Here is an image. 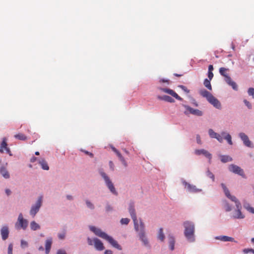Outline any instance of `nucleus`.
Listing matches in <instances>:
<instances>
[{
	"mask_svg": "<svg viewBox=\"0 0 254 254\" xmlns=\"http://www.w3.org/2000/svg\"><path fill=\"white\" fill-rule=\"evenodd\" d=\"M244 103L248 109H251L252 108V105L251 103L246 99L244 100Z\"/></svg>",
	"mask_w": 254,
	"mask_h": 254,
	"instance_id": "46",
	"label": "nucleus"
},
{
	"mask_svg": "<svg viewBox=\"0 0 254 254\" xmlns=\"http://www.w3.org/2000/svg\"><path fill=\"white\" fill-rule=\"evenodd\" d=\"M168 238L169 249H170V250L173 251L175 249V237L173 235L169 234L168 236Z\"/></svg>",
	"mask_w": 254,
	"mask_h": 254,
	"instance_id": "26",
	"label": "nucleus"
},
{
	"mask_svg": "<svg viewBox=\"0 0 254 254\" xmlns=\"http://www.w3.org/2000/svg\"><path fill=\"white\" fill-rule=\"evenodd\" d=\"M128 210L133 221H135L136 219L137 218V217L136 215L134 203L133 202L129 203Z\"/></svg>",
	"mask_w": 254,
	"mask_h": 254,
	"instance_id": "17",
	"label": "nucleus"
},
{
	"mask_svg": "<svg viewBox=\"0 0 254 254\" xmlns=\"http://www.w3.org/2000/svg\"><path fill=\"white\" fill-rule=\"evenodd\" d=\"M243 252L245 254H248L249 253L254 254V249L251 248L244 249L243 250Z\"/></svg>",
	"mask_w": 254,
	"mask_h": 254,
	"instance_id": "39",
	"label": "nucleus"
},
{
	"mask_svg": "<svg viewBox=\"0 0 254 254\" xmlns=\"http://www.w3.org/2000/svg\"><path fill=\"white\" fill-rule=\"evenodd\" d=\"M112 251L111 250H106L104 252V254H112Z\"/></svg>",
	"mask_w": 254,
	"mask_h": 254,
	"instance_id": "61",
	"label": "nucleus"
},
{
	"mask_svg": "<svg viewBox=\"0 0 254 254\" xmlns=\"http://www.w3.org/2000/svg\"><path fill=\"white\" fill-rule=\"evenodd\" d=\"M89 229L97 236L106 240L113 247L119 250H121L122 249V247L118 244L117 241L114 240L112 237L102 231L100 228L94 226H89Z\"/></svg>",
	"mask_w": 254,
	"mask_h": 254,
	"instance_id": "2",
	"label": "nucleus"
},
{
	"mask_svg": "<svg viewBox=\"0 0 254 254\" xmlns=\"http://www.w3.org/2000/svg\"><path fill=\"white\" fill-rule=\"evenodd\" d=\"M199 94L205 98L207 101L211 104L214 107L217 109H221V104L220 102L212 94L205 89H200L199 91Z\"/></svg>",
	"mask_w": 254,
	"mask_h": 254,
	"instance_id": "4",
	"label": "nucleus"
},
{
	"mask_svg": "<svg viewBox=\"0 0 254 254\" xmlns=\"http://www.w3.org/2000/svg\"><path fill=\"white\" fill-rule=\"evenodd\" d=\"M5 193L6 194L7 196H9L11 195L12 192L11 190L9 189H5Z\"/></svg>",
	"mask_w": 254,
	"mask_h": 254,
	"instance_id": "53",
	"label": "nucleus"
},
{
	"mask_svg": "<svg viewBox=\"0 0 254 254\" xmlns=\"http://www.w3.org/2000/svg\"><path fill=\"white\" fill-rule=\"evenodd\" d=\"M113 207L112 206L109 204H107L106 206H105V210L107 212H110V211H112L113 210Z\"/></svg>",
	"mask_w": 254,
	"mask_h": 254,
	"instance_id": "48",
	"label": "nucleus"
},
{
	"mask_svg": "<svg viewBox=\"0 0 254 254\" xmlns=\"http://www.w3.org/2000/svg\"><path fill=\"white\" fill-rule=\"evenodd\" d=\"M0 232L2 240L3 241L6 240L8 238L9 234L8 226L6 225L2 226Z\"/></svg>",
	"mask_w": 254,
	"mask_h": 254,
	"instance_id": "14",
	"label": "nucleus"
},
{
	"mask_svg": "<svg viewBox=\"0 0 254 254\" xmlns=\"http://www.w3.org/2000/svg\"><path fill=\"white\" fill-rule=\"evenodd\" d=\"M87 243L89 246L94 245V238L92 239L90 238H88L87 239Z\"/></svg>",
	"mask_w": 254,
	"mask_h": 254,
	"instance_id": "45",
	"label": "nucleus"
},
{
	"mask_svg": "<svg viewBox=\"0 0 254 254\" xmlns=\"http://www.w3.org/2000/svg\"><path fill=\"white\" fill-rule=\"evenodd\" d=\"M210 80L205 78L203 81L204 86L209 90H212V86L210 83Z\"/></svg>",
	"mask_w": 254,
	"mask_h": 254,
	"instance_id": "35",
	"label": "nucleus"
},
{
	"mask_svg": "<svg viewBox=\"0 0 254 254\" xmlns=\"http://www.w3.org/2000/svg\"><path fill=\"white\" fill-rule=\"evenodd\" d=\"M133 222L134 228L136 232L139 233H142L145 232V226L141 218L136 219Z\"/></svg>",
	"mask_w": 254,
	"mask_h": 254,
	"instance_id": "8",
	"label": "nucleus"
},
{
	"mask_svg": "<svg viewBox=\"0 0 254 254\" xmlns=\"http://www.w3.org/2000/svg\"><path fill=\"white\" fill-rule=\"evenodd\" d=\"M220 185L225 196L235 204L236 208L233 212L232 217L234 219H244L245 217V216L241 211L242 205L240 201L235 196L231 194L229 189L225 184L221 183Z\"/></svg>",
	"mask_w": 254,
	"mask_h": 254,
	"instance_id": "1",
	"label": "nucleus"
},
{
	"mask_svg": "<svg viewBox=\"0 0 254 254\" xmlns=\"http://www.w3.org/2000/svg\"><path fill=\"white\" fill-rule=\"evenodd\" d=\"M160 81L162 82H168V80L167 79H162L160 80Z\"/></svg>",
	"mask_w": 254,
	"mask_h": 254,
	"instance_id": "64",
	"label": "nucleus"
},
{
	"mask_svg": "<svg viewBox=\"0 0 254 254\" xmlns=\"http://www.w3.org/2000/svg\"><path fill=\"white\" fill-rule=\"evenodd\" d=\"M248 94L250 96H252L254 99V88H249L248 90Z\"/></svg>",
	"mask_w": 254,
	"mask_h": 254,
	"instance_id": "42",
	"label": "nucleus"
},
{
	"mask_svg": "<svg viewBox=\"0 0 254 254\" xmlns=\"http://www.w3.org/2000/svg\"><path fill=\"white\" fill-rule=\"evenodd\" d=\"M182 106L186 109V110L184 111V114L186 115H188L189 114H191L199 117L203 115V112L198 109H193L190 106L185 104H182Z\"/></svg>",
	"mask_w": 254,
	"mask_h": 254,
	"instance_id": "9",
	"label": "nucleus"
},
{
	"mask_svg": "<svg viewBox=\"0 0 254 254\" xmlns=\"http://www.w3.org/2000/svg\"><path fill=\"white\" fill-rule=\"evenodd\" d=\"M157 98L159 100H163L169 103H174L175 102V100L174 99L168 95H158Z\"/></svg>",
	"mask_w": 254,
	"mask_h": 254,
	"instance_id": "27",
	"label": "nucleus"
},
{
	"mask_svg": "<svg viewBox=\"0 0 254 254\" xmlns=\"http://www.w3.org/2000/svg\"><path fill=\"white\" fill-rule=\"evenodd\" d=\"M82 152H83L84 153H85L86 155H89L90 157L91 158H93V156H94V155L92 153H91L88 151H86V150H83V149H81L80 150Z\"/></svg>",
	"mask_w": 254,
	"mask_h": 254,
	"instance_id": "49",
	"label": "nucleus"
},
{
	"mask_svg": "<svg viewBox=\"0 0 254 254\" xmlns=\"http://www.w3.org/2000/svg\"><path fill=\"white\" fill-rule=\"evenodd\" d=\"M158 239L160 240L161 242H163L165 239V235L163 233V228H160L158 231V236H157Z\"/></svg>",
	"mask_w": 254,
	"mask_h": 254,
	"instance_id": "33",
	"label": "nucleus"
},
{
	"mask_svg": "<svg viewBox=\"0 0 254 254\" xmlns=\"http://www.w3.org/2000/svg\"><path fill=\"white\" fill-rule=\"evenodd\" d=\"M208 133L210 138L216 139L220 143L223 142V138L221 135L215 132L212 129H209L208 130Z\"/></svg>",
	"mask_w": 254,
	"mask_h": 254,
	"instance_id": "13",
	"label": "nucleus"
},
{
	"mask_svg": "<svg viewBox=\"0 0 254 254\" xmlns=\"http://www.w3.org/2000/svg\"><path fill=\"white\" fill-rule=\"evenodd\" d=\"M30 229L32 231H36L41 229V226L35 221H32L30 224Z\"/></svg>",
	"mask_w": 254,
	"mask_h": 254,
	"instance_id": "29",
	"label": "nucleus"
},
{
	"mask_svg": "<svg viewBox=\"0 0 254 254\" xmlns=\"http://www.w3.org/2000/svg\"><path fill=\"white\" fill-rule=\"evenodd\" d=\"M43 201V196L42 195L39 196L35 202L32 204L30 210H29V215L32 217L34 218L35 217L36 214L40 211Z\"/></svg>",
	"mask_w": 254,
	"mask_h": 254,
	"instance_id": "6",
	"label": "nucleus"
},
{
	"mask_svg": "<svg viewBox=\"0 0 254 254\" xmlns=\"http://www.w3.org/2000/svg\"><path fill=\"white\" fill-rule=\"evenodd\" d=\"M228 170L231 172L235 174H238L243 178H246V176L243 169L236 165L233 164H230L228 167Z\"/></svg>",
	"mask_w": 254,
	"mask_h": 254,
	"instance_id": "10",
	"label": "nucleus"
},
{
	"mask_svg": "<svg viewBox=\"0 0 254 254\" xmlns=\"http://www.w3.org/2000/svg\"><path fill=\"white\" fill-rule=\"evenodd\" d=\"M58 237L60 240H64L65 238V232L59 233L58 234Z\"/></svg>",
	"mask_w": 254,
	"mask_h": 254,
	"instance_id": "43",
	"label": "nucleus"
},
{
	"mask_svg": "<svg viewBox=\"0 0 254 254\" xmlns=\"http://www.w3.org/2000/svg\"><path fill=\"white\" fill-rule=\"evenodd\" d=\"M206 175L208 178L211 179L213 181H214V180H215L214 175L213 174V173L211 172H210V171L209 169H207V170L206 171Z\"/></svg>",
	"mask_w": 254,
	"mask_h": 254,
	"instance_id": "38",
	"label": "nucleus"
},
{
	"mask_svg": "<svg viewBox=\"0 0 254 254\" xmlns=\"http://www.w3.org/2000/svg\"><path fill=\"white\" fill-rule=\"evenodd\" d=\"M139 238L140 240L142 242L143 245L147 247V248H150V246L149 243V241L148 240V239L145 235V232L142 233H139L138 235Z\"/></svg>",
	"mask_w": 254,
	"mask_h": 254,
	"instance_id": "19",
	"label": "nucleus"
},
{
	"mask_svg": "<svg viewBox=\"0 0 254 254\" xmlns=\"http://www.w3.org/2000/svg\"><path fill=\"white\" fill-rule=\"evenodd\" d=\"M5 152L9 154V156H12V154L11 153L9 148L7 147L5 149Z\"/></svg>",
	"mask_w": 254,
	"mask_h": 254,
	"instance_id": "55",
	"label": "nucleus"
},
{
	"mask_svg": "<svg viewBox=\"0 0 254 254\" xmlns=\"http://www.w3.org/2000/svg\"><path fill=\"white\" fill-rule=\"evenodd\" d=\"M184 228V235L186 240L190 243L195 242V224L190 221H185L183 223Z\"/></svg>",
	"mask_w": 254,
	"mask_h": 254,
	"instance_id": "3",
	"label": "nucleus"
},
{
	"mask_svg": "<svg viewBox=\"0 0 254 254\" xmlns=\"http://www.w3.org/2000/svg\"><path fill=\"white\" fill-rule=\"evenodd\" d=\"M13 251V244L10 243L8 245V250H7V254H12Z\"/></svg>",
	"mask_w": 254,
	"mask_h": 254,
	"instance_id": "44",
	"label": "nucleus"
},
{
	"mask_svg": "<svg viewBox=\"0 0 254 254\" xmlns=\"http://www.w3.org/2000/svg\"><path fill=\"white\" fill-rule=\"evenodd\" d=\"M159 89L165 93L171 95L179 101H183V98L179 96L172 89L167 88H159Z\"/></svg>",
	"mask_w": 254,
	"mask_h": 254,
	"instance_id": "15",
	"label": "nucleus"
},
{
	"mask_svg": "<svg viewBox=\"0 0 254 254\" xmlns=\"http://www.w3.org/2000/svg\"><path fill=\"white\" fill-rule=\"evenodd\" d=\"M87 208L91 210H94L95 209L94 204L89 199H86L84 200Z\"/></svg>",
	"mask_w": 254,
	"mask_h": 254,
	"instance_id": "30",
	"label": "nucleus"
},
{
	"mask_svg": "<svg viewBox=\"0 0 254 254\" xmlns=\"http://www.w3.org/2000/svg\"><path fill=\"white\" fill-rule=\"evenodd\" d=\"M130 221V219L127 218H122L120 222L122 225H127Z\"/></svg>",
	"mask_w": 254,
	"mask_h": 254,
	"instance_id": "41",
	"label": "nucleus"
},
{
	"mask_svg": "<svg viewBox=\"0 0 254 254\" xmlns=\"http://www.w3.org/2000/svg\"><path fill=\"white\" fill-rule=\"evenodd\" d=\"M213 77V73L212 72H208V77L209 80H211Z\"/></svg>",
	"mask_w": 254,
	"mask_h": 254,
	"instance_id": "54",
	"label": "nucleus"
},
{
	"mask_svg": "<svg viewBox=\"0 0 254 254\" xmlns=\"http://www.w3.org/2000/svg\"><path fill=\"white\" fill-rule=\"evenodd\" d=\"M220 158L221 161L223 163H227L233 160L232 158L228 155H220Z\"/></svg>",
	"mask_w": 254,
	"mask_h": 254,
	"instance_id": "32",
	"label": "nucleus"
},
{
	"mask_svg": "<svg viewBox=\"0 0 254 254\" xmlns=\"http://www.w3.org/2000/svg\"><path fill=\"white\" fill-rule=\"evenodd\" d=\"M196 142L198 144H201V139H200V137L199 135H197L196 136Z\"/></svg>",
	"mask_w": 254,
	"mask_h": 254,
	"instance_id": "56",
	"label": "nucleus"
},
{
	"mask_svg": "<svg viewBox=\"0 0 254 254\" xmlns=\"http://www.w3.org/2000/svg\"><path fill=\"white\" fill-rule=\"evenodd\" d=\"M239 138L243 142L244 145L249 148H253L254 144L250 140L249 136L244 132H241L238 134Z\"/></svg>",
	"mask_w": 254,
	"mask_h": 254,
	"instance_id": "11",
	"label": "nucleus"
},
{
	"mask_svg": "<svg viewBox=\"0 0 254 254\" xmlns=\"http://www.w3.org/2000/svg\"><path fill=\"white\" fill-rule=\"evenodd\" d=\"M192 103L195 107H197L198 106V103H197V102L194 99L192 100Z\"/></svg>",
	"mask_w": 254,
	"mask_h": 254,
	"instance_id": "60",
	"label": "nucleus"
},
{
	"mask_svg": "<svg viewBox=\"0 0 254 254\" xmlns=\"http://www.w3.org/2000/svg\"><path fill=\"white\" fill-rule=\"evenodd\" d=\"M111 148H112V150H113V151H114L116 154H117V152H119L117 149H116L114 147H113V146H112V147H111Z\"/></svg>",
	"mask_w": 254,
	"mask_h": 254,
	"instance_id": "63",
	"label": "nucleus"
},
{
	"mask_svg": "<svg viewBox=\"0 0 254 254\" xmlns=\"http://www.w3.org/2000/svg\"><path fill=\"white\" fill-rule=\"evenodd\" d=\"M222 205L226 212H230L232 210V205L225 199L222 200Z\"/></svg>",
	"mask_w": 254,
	"mask_h": 254,
	"instance_id": "24",
	"label": "nucleus"
},
{
	"mask_svg": "<svg viewBox=\"0 0 254 254\" xmlns=\"http://www.w3.org/2000/svg\"><path fill=\"white\" fill-rule=\"evenodd\" d=\"M220 134L221 135V136L223 137V139H224L225 140H226L227 141V143L229 145L233 144V142L232 140V136L229 133H228L226 131H223L221 132V134Z\"/></svg>",
	"mask_w": 254,
	"mask_h": 254,
	"instance_id": "22",
	"label": "nucleus"
},
{
	"mask_svg": "<svg viewBox=\"0 0 254 254\" xmlns=\"http://www.w3.org/2000/svg\"><path fill=\"white\" fill-rule=\"evenodd\" d=\"M195 154L197 155H202L204 156L205 157L208 158L209 159V162L212 158V155L208 151L204 149H196L194 151Z\"/></svg>",
	"mask_w": 254,
	"mask_h": 254,
	"instance_id": "16",
	"label": "nucleus"
},
{
	"mask_svg": "<svg viewBox=\"0 0 254 254\" xmlns=\"http://www.w3.org/2000/svg\"><path fill=\"white\" fill-rule=\"evenodd\" d=\"M14 137L20 140H25L27 138L26 136L22 133L15 134Z\"/></svg>",
	"mask_w": 254,
	"mask_h": 254,
	"instance_id": "36",
	"label": "nucleus"
},
{
	"mask_svg": "<svg viewBox=\"0 0 254 254\" xmlns=\"http://www.w3.org/2000/svg\"><path fill=\"white\" fill-rule=\"evenodd\" d=\"M248 211L253 214H254V208L251 206L248 208Z\"/></svg>",
	"mask_w": 254,
	"mask_h": 254,
	"instance_id": "57",
	"label": "nucleus"
},
{
	"mask_svg": "<svg viewBox=\"0 0 254 254\" xmlns=\"http://www.w3.org/2000/svg\"><path fill=\"white\" fill-rule=\"evenodd\" d=\"M39 160V159H38V158H37V157H35V156H33V157H32L31 158V159H30V161H31V162H34L35 161H36V160Z\"/></svg>",
	"mask_w": 254,
	"mask_h": 254,
	"instance_id": "58",
	"label": "nucleus"
},
{
	"mask_svg": "<svg viewBox=\"0 0 254 254\" xmlns=\"http://www.w3.org/2000/svg\"><path fill=\"white\" fill-rule=\"evenodd\" d=\"M179 87L180 88H181L183 90H184L185 92H186L187 93L189 92V90L187 89V88L186 86L181 85H179Z\"/></svg>",
	"mask_w": 254,
	"mask_h": 254,
	"instance_id": "52",
	"label": "nucleus"
},
{
	"mask_svg": "<svg viewBox=\"0 0 254 254\" xmlns=\"http://www.w3.org/2000/svg\"><path fill=\"white\" fill-rule=\"evenodd\" d=\"M116 155H117V156L118 157L119 159H120V160L121 161V162H122V163L123 164V165L125 167H127V162H126V161L125 160V158H124V157L122 156V155L120 153V152H117V153L116 154Z\"/></svg>",
	"mask_w": 254,
	"mask_h": 254,
	"instance_id": "34",
	"label": "nucleus"
},
{
	"mask_svg": "<svg viewBox=\"0 0 254 254\" xmlns=\"http://www.w3.org/2000/svg\"><path fill=\"white\" fill-rule=\"evenodd\" d=\"M52 244V238H48L45 241V254H49Z\"/></svg>",
	"mask_w": 254,
	"mask_h": 254,
	"instance_id": "25",
	"label": "nucleus"
},
{
	"mask_svg": "<svg viewBox=\"0 0 254 254\" xmlns=\"http://www.w3.org/2000/svg\"><path fill=\"white\" fill-rule=\"evenodd\" d=\"M182 182L187 190L190 193H197L202 191L201 189H197L195 186L187 182L185 180H182Z\"/></svg>",
	"mask_w": 254,
	"mask_h": 254,
	"instance_id": "12",
	"label": "nucleus"
},
{
	"mask_svg": "<svg viewBox=\"0 0 254 254\" xmlns=\"http://www.w3.org/2000/svg\"><path fill=\"white\" fill-rule=\"evenodd\" d=\"M0 174L5 179H9L10 177V174L6 168L3 166L0 167Z\"/></svg>",
	"mask_w": 254,
	"mask_h": 254,
	"instance_id": "23",
	"label": "nucleus"
},
{
	"mask_svg": "<svg viewBox=\"0 0 254 254\" xmlns=\"http://www.w3.org/2000/svg\"><path fill=\"white\" fill-rule=\"evenodd\" d=\"M94 248L97 251H101L104 250L105 247L102 241L97 238H94Z\"/></svg>",
	"mask_w": 254,
	"mask_h": 254,
	"instance_id": "20",
	"label": "nucleus"
},
{
	"mask_svg": "<svg viewBox=\"0 0 254 254\" xmlns=\"http://www.w3.org/2000/svg\"><path fill=\"white\" fill-rule=\"evenodd\" d=\"M28 225V221L23 218L22 213L18 214L17 220L15 224V227L17 230H26Z\"/></svg>",
	"mask_w": 254,
	"mask_h": 254,
	"instance_id": "7",
	"label": "nucleus"
},
{
	"mask_svg": "<svg viewBox=\"0 0 254 254\" xmlns=\"http://www.w3.org/2000/svg\"><path fill=\"white\" fill-rule=\"evenodd\" d=\"M214 239L215 240H220L222 242H232L237 243V241H236L233 237H229L227 236H224V235H220V236H215L214 237Z\"/></svg>",
	"mask_w": 254,
	"mask_h": 254,
	"instance_id": "18",
	"label": "nucleus"
},
{
	"mask_svg": "<svg viewBox=\"0 0 254 254\" xmlns=\"http://www.w3.org/2000/svg\"><path fill=\"white\" fill-rule=\"evenodd\" d=\"M98 173L104 182L105 185L110 192L114 195H117L118 193L108 174L104 171L103 169H98Z\"/></svg>",
	"mask_w": 254,
	"mask_h": 254,
	"instance_id": "5",
	"label": "nucleus"
},
{
	"mask_svg": "<svg viewBox=\"0 0 254 254\" xmlns=\"http://www.w3.org/2000/svg\"><path fill=\"white\" fill-rule=\"evenodd\" d=\"M66 199L69 201H72L74 199V197L71 194H67L65 196Z\"/></svg>",
	"mask_w": 254,
	"mask_h": 254,
	"instance_id": "51",
	"label": "nucleus"
},
{
	"mask_svg": "<svg viewBox=\"0 0 254 254\" xmlns=\"http://www.w3.org/2000/svg\"><path fill=\"white\" fill-rule=\"evenodd\" d=\"M7 147H8L7 144L6 143V139L5 138H3L0 145V152L3 153L5 149Z\"/></svg>",
	"mask_w": 254,
	"mask_h": 254,
	"instance_id": "31",
	"label": "nucleus"
},
{
	"mask_svg": "<svg viewBox=\"0 0 254 254\" xmlns=\"http://www.w3.org/2000/svg\"><path fill=\"white\" fill-rule=\"evenodd\" d=\"M38 163L41 166V168H42L43 170L47 171L49 170V167L48 166V164L44 159L41 158L39 159Z\"/></svg>",
	"mask_w": 254,
	"mask_h": 254,
	"instance_id": "28",
	"label": "nucleus"
},
{
	"mask_svg": "<svg viewBox=\"0 0 254 254\" xmlns=\"http://www.w3.org/2000/svg\"><path fill=\"white\" fill-rule=\"evenodd\" d=\"M56 254H67L64 249H60L57 251Z\"/></svg>",
	"mask_w": 254,
	"mask_h": 254,
	"instance_id": "47",
	"label": "nucleus"
},
{
	"mask_svg": "<svg viewBox=\"0 0 254 254\" xmlns=\"http://www.w3.org/2000/svg\"><path fill=\"white\" fill-rule=\"evenodd\" d=\"M250 205L249 203H246L244 204V207L248 210V208L250 207Z\"/></svg>",
	"mask_w": 254,
	"mask_h": 254,
	"instance_id": "62",
	"label": "nucleus"
},
{
	"mask_svg": "<svg viewBox=\"0 0 254 254\" xmlns=\"http://www.w3.org/2000/svg\"><path fill=\"white\" fill-rule=\"evenodd\" d=\"M228 70V69L227 68L224 67H220L219 68L220 74L225 77V76L228 75L226 73V71H227Z\"/></svg>",
	"mask_w": 254,
	"mask_h": 254,
	"instance_id": "37",
	"label": "nucleus"
},
{
	"mask_svg": "<svg viewBox=\"0 0 254 254\" xmlns=\"http://www.w3.org/2000/svg\"><path fill=\"white\" fill-rule=\"evenodd\" d=\"M213 70V66L212 65H209L208 66V72H212V70Z\"/></svg>",
	"mask_w": 254,
	"mask_h": 254,
	"instance_id": "59",
	"label": "nucleus"
},
{
	"mask_svg": "<svg viewBox=\"0 0 254 254\" xmlns=\"http://www.w3.org/2000/svg\"><path fill=\"white\" fill-rule=\"evenodd\" d=\"M20 246L21 248L25 249L28 247V243L26 241L24 240H21L20 241Z\"/></svg>",
	"mask_w": 254,
	"mask_h": 254,
	"instance_id": "40",
	"label": "nucleus"
},
{
	"mask_svg": "<svg viewBox=\"0 0 254 254\" xmlns=\"http://www.w3.org/2000/svg\"><path fill=\"white\" fill-rule=\"evenodd\" d=\"M225 81L229 85L231 86L234 90H238V86L237 84L232 80L229 75L225 77Z\"/></svg>",
	"mask_w": 254,
	"mask_h": 254,
	"instance_id": "21",
	"label": "nucleus"
},
{
	"mask_svg": "<svg viewBox=\"0 0 254 254\" xmlns=\"http://www.w3.org/2000/svg\"><path fill=\"white\" fill-rule=\"evenodd\" d=\"M109 167H110V170L111 171H114L115 166H114V163L113 162V161H110L109 162Z\"/></svg>",
	"mask_w": 254,
	"mask_h": 254,
	"instance_id": "50",
	"label": "nucleus"
}]
</instances>
